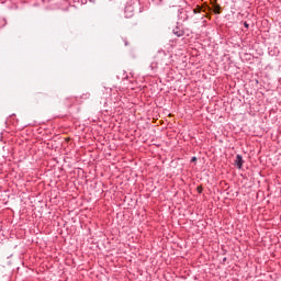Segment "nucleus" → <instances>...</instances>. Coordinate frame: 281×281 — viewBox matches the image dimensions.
Segmentation results:
<instances>
[{
    "label": "nucleus",
    "instance_id": "1",
    "mask_svg": "<svg viewBox=\"0 0 281 281\" xmlns=\"http://www.w3.org/2000/svg\"><path fill=\"white\" fill-rule=\"evenodd\" d=\"M166 56H168V54H166V50L164 49H159L157 52V54L154 57V60L151 61V64L149 65V69L155 74L157 72V69H159V65H161L164 63V60H166Z\"/></svg>",
    "mask_w": 281,
    "mask_h": 281
},
{
    "label": "nucleus",
    "instance_id": "2",
    "mask_svg": "<svg viewBox=\"0 0 281 281\" xmlns=\"http://www.w3.org/2000/svg\"><path fill=\"white\" fill-rule=\"evenodd\" d=\"M244 164H245V160H243V156L240 154H237L235 158V166L238 168V170L243 168Z\"/></svg>",
    "mask_w": 281,
    "mask_h": 281
},
{
    "label": "nucleus",
    "instance_id": "3",
    "mask_svg": "<svg viewBox=\"0 0 281 281\" xmlns=\"http://www.w3.org/2000/svg\"><path fill=\"white\" fill-rule=\"evenodd\" d=\"M173 34H175V36H177L178 38H181V36H183V35L186 34V32H184L181 27L176 26V27L173 29Z\"/></svg>",
    "mask_w": 281,
    "mask_h": 281
},
{
    "label": "nucleus",
    "instance_id": "4",
    "mask_svg": "<svg viewBox=\"0 0 281 281\" xmlns=\"http://www.w3.org/2000/svg\"><path fill=\"white\" fill-rule=\"evenodd\" d=\"M212 10H213L214 14H221V12H222V8L220 7V4H216V3H214L212 5Z\"/></svg>",
    "mask_w": 281,
    "mask_h": 281
},
{
    "label": "nucleus",
    "instance_id": "5",
    "mask_svg": "<svg viewBox=\"0 0 281 281\" xmlns=\"http://www.w3.org/2000/svg\"><path fill=\"white\" fill-rule=\"evenodd\" d=\"M117 78H121V80H128V75H126V70H122L119 75Z\"/></svg>",
    "mask_w": 281,
    "mask_h": 281
},
{
    "label": "nucleus",
    "instance_id": "6",
    "mask_svg": "<svg viewBox=\"0 0 281 281\" xmlns=\"http://www.w3.org/2000/svg\"><path fill=\"white\" fill-rule=\"evenodd\" d=\"M126 12H130L128 14H126L125 16H126V19H131V16H133V7H126L125 8V13Z\"/></svg>",
    "mask_w": 281,
    "mask_h": 281
},
{
    "label": "nucleus",
    "instance_id": "7",
    "mask_svg": "<svg viewBox=\"0 0 281 281\" xmlns=\"http://www.w3.org/2000/svg\"><path fill=\"white\" fill-rule=\"evenodd\" d=\"M82 100H89L91 98V93L87 92L81 95Z\"/></svg>",
    "mask_w": 281,
    "mask_h": 281
},
{
    "label": "nucleus",
    "instance_id": "8",
    "mask_svg": "<svg viewBox=\"0 0 281 281\" xmlns=\"http://www.w3.org/2000/svg\"><path fill=\"white\" fill-rule=\"evenodd\" d=\"M156 5H161L164 3V0H153Z\"/></svg>",
    "mask_w": 281,
    "mask_h": 281
},
{
    "label": "nucleus",
    "instance_id": "9",
    "mask_svg": "<svg viewBox=\"0 0 281 281\" xmlns=\"http://www.w3.org/2000/svg\"><path fill=\"white\" fill-rule=\"evenodd\" d=\"M199 12H201V9L199 7L193 10L194 14H199Z\"/></svg>",
    "mask_w": 281,
    "mask_h": 281
},
{
    "label": "nucleus",
    "instance_id": "10",
    "mask_svg": "<svg viewBox=\"0 0 281 281\" xmlns=\"http://www.w3.org/2000/svg\"><path fill=\"white\" fill-rule=\"evenodd\" d=\"M244 26H245L247 30H249V23L244 22Z\"/></svg>",
    "mask_w": 281,
    "mask_h": 281
},
{
    "label": "nucleus",
    "instance_id": "11",
    "mask_svg": "<svg viewBox=\"0 0 281 281\" xmlns=\"http://www.w3.org/2000/svg\"><path fill=\"white\" fill-rule=\"evenodd\" d=\"M191 161H192V162L196 161V157L193 156V157L191 158Z\"/></svg>",
    "mask_w": 281,
    "mask_h": 281
},
{
    "label": "nucleus",
    "instance_id": "12",
    "mask_svg": "<svg viewBox=\"0 0 281 281\" xmlns=\"http://www.w3.org/2000/svg\"><path fill=\"white\" fill-rule=\"evenodd\" d=\"M226 261H227V257H224V258H223V262H226Z\"/></svg>",
    "mask_w": 281,
    "mask_h": 281
},
{
    "label": "nucleus",
    "instance_id": "13",
    "mask_svg": "<svg viewBox=\"0 0 281 281\" xmlns=\"http://www.w3.org/2000/svg\"><path fill=\"white\" fill-rule=\"evenodd\" d=\"M128 45V42H125V46H127Z\"/></svg>",
    "mask_w": 281,
    "mask_h": 281
},
{
    "label": "nucleus",
    "instance_id": "14",
    "mask_svg": "<svg viewBox=\"0 0 281 281\" xmlns=\"http://www.w3.org/2000/svg\"><path fill=\"white\" fill-rule=\"evenodd\" d=\"M233 281H240V280H238V279H234Z\"/></svg>",
    "mask_w": 281,
    "mask_h": 281
},
{
    "label": "nucleus",
    "instance_id": "15",
    "mask_svg": "<svg viewBox=\"0 0 281 281\" xmlns=\"http://www.w3.org/2000/svg\"><path fill=\"white\" fill-rule=\"evenodd\" d=\"M199 190V192H201V189H198Z\"/></svg>",
    "mask_w": 281,
    "mask_h": 281
}]
</instances>
